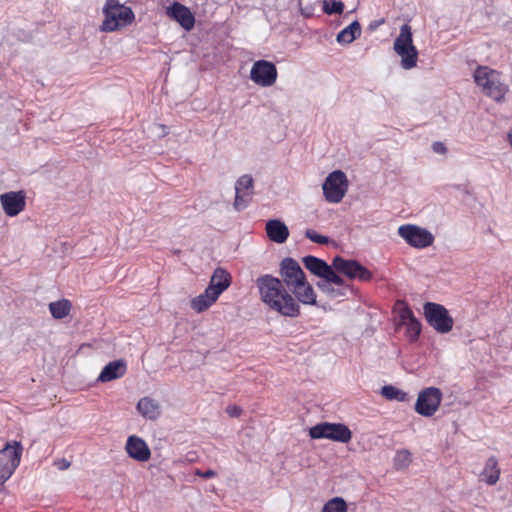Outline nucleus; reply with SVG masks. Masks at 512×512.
Listing matches in <instances>:
<instances>
[{
    "instance_id": "12",
    "label": "nucleus",
    "mask_w": 512,
    "mask_h": 512,
    "mask_svg": "<svg viewBox=\"0 0 512 512\" xmlns=\"http://www.w3.org/2000/svg\"><path fill=\"white\" fill-rule=\"evenodd\" d=\"M278 72L274 63L267 60L255 61L250 70V79L260 87H271L277 81Z\"/></svg>"
},
{
    "instance_id": "19",
    "label": "nucleus",
    "mask_w": 512,
    "mask_h": 512,
    "mask_svg": "<svg viewBox=\"0 0 512 512\" xmlns=\"http://www.w3.org/2000/svg\"><path fill=\"white\" fill-rule=\"evenodd\" d=\"M232 277L230 273L222 267H217L209 281L208 288H211L213 292L219 296L226 291L231 285Z\"/></svg>"
},
{
    "instance_id": "10",
    "label": "nucleus",
    "mask_w": 512,
    "mask_h": 512,
    "mask_svg": "<svg viewBox=\"0 0 512 512\" xmlns=\"http://www.w3.org/2000/svg\"><path fill=\"white\" fill-rule=\"evenodd\" d=\"M22 447L15 442L0 450V484L7 481L20 463Z\"/></svg>"
},
{
    "instance_id": "16",
    "label": "nucleus",
    "mask_w": 512,
    "mask_h": 512,
    "mask_svg": "<svg viewBox=\"0 0 512 512\" xmlns=\"http://www.w3.org/2000/svg\"><path fill=\"white\" fill-rule=\"evenodd\" d=\"M128 456L139 462H146L151 457V451L147 443L141 437L131 435L125 445Z\"/></svg>"
},
{
    "instance_id": "39",
    "label": "nucleus",
    "mask_w": 512,
    "mask_h": 512,
    "mask_svg": "<svg viewBox=\"0 0 512 512\" xmlns=\"http://www.w3.org/2000/svg\"><path fill=\"white\" fill-rule=\"evenodd\" d=\"M227 413L232 417H237L241 413V408L238 406H229L227 408Z\"/></svg>"
},
{
    "instance_id": "34",
    "label": "nucleus",
    "mask_w": 512,
    "mask_h": 512,
    "mask_svg": "<svg viewBox=\"0 0 512 512\" xmlns=\"http://www.w3.org/2000/svg\"><path fill=\"white\" fill-rule=\"evenodd\" d=\"M234 208L238 211L243 210L249 203V193L235 192Z\"/></svg>"
},
{
    "instance_id": "38",
    "label": "nucleus",
    "mask_w": 512,
    "mask_h": 512,
    "mask_svg": "<svg viewBox=\"0 0 512 512\" xmlns=\"http://www.w3.org/2000/svg\"><path fill=\"white\" fill-rule=\"evenodd\" d=\"M54 465L57 467V469L59 470H66L70 467L71 463L66 460L65 458H62V459H58L54 462Z\"/></svg>"
},
{
    "instance_id": "30",
    "label": "nucleus",
    "mask_w": 512,
    "mask_h": 512,
    "mask_svg": "<svg viewBox=\"0 0 512 512\" xmlns=\"http://www.w3.org/2000/svg\"><path fill=\"white\" fill-rule=\"evenodd\" d=\"M321 512H347V505L343 498L334 497L323 506Z\"/></svg>"
},
{
    "instance_id": "35",
    "label": "nucleus",
    "mask_w": 512,
    "mask_h": 512,
    "mask_svg": "<svg viewBox=\"0 0 512 512\" xmlns=\"http://www.w3.org/2000/svg\"><path fill=\"white\" fill-rule=\"evenodd\" d=\"M305 236L312 242L321 245L328 244L330 242V239L327 236L320 235L312 229H307L305 231Z\"/></svg>"
},
{
    "instance_id": "1",
    "label": "nucleus",
    "mask_w": 512,
    "mask_h": 512,
    "mask_svg": "<svg viewBox=\"0 0 512 512\" xmlns=\"http://www.w3.org/2000/svg\"><path fill=\"white\" fill-rule=\"evenodd\" d=\"M255 283L260 300L269 310L289 318L300 315V305L279 278L265 274L259 276Z\"/></svg>"
},
{
    "instance_id": "3",
    "label": "nucleus",
    "mask_w": 512,
    "mask_h": 512,
    "mask_svg": "<svg viewBox=\"0 0 512 512\" xmlns=\"http://www.w3.org/2000/svg\"><path fill=\"white\" fill-rule=\"evenodd\" d=\"M104 20L100 26L102 32H114L130 25L135 18L130 7L121 4L119 0H106L103 7Z\"/></svg>"
},
{
    "instance_id": "20",
    "label": "nucleus",
    "mask_w": 512,
    "mask_h": 512,
    "mask_svg": "<svg viewBox=\"0 0 512 512\" xmlns=\"http://www.w3.org/2000/svg\"><path fill=\"white\" fill-rule=\"evenodd\" d=\"M127 366L123 360H115L108 363L98 376L99 382H110L125 375Z\"/></svg>"
},
{
    "instance_id": "40",
    "label": "nucleus",
    "mask_w": 512,
    "mask_h": 512,
    "mask_svg": "<svg viewBox=\"0 0 512 512\" xmlns=\"http://www.w3.org/2000/svg\"><path fill=\"white\" fill-rule=\"evenodd\" d=\"M196 474L203 478H212L216 475L215 471L213 470H207L205 472L197 471Z\"/></svg>"
},
{
    "instance_id": "17",
    "label": "nucleus",
    "mask_w": 512,
    "mask_h": 512,
    "mask_svg": "<svg viewBox=\"0 0 512 512\" xmlns=\"http://www.w3.org/2000/svg\"><path fill=\"white\" fill-rule=\"evenodd\" d=\"M265 230L267 237L277 244L286 242L289 237V229L287 225L278 219H271L267 221Z\"/></svg>"
},
{
    "instance_id": "32",
    "label": "nucleus",
    "mask_w": 512,
    "mask_h": 512,
    "mask_svg": "<svg viewBox=\"0 0 512 512\" xmlns=\"http://www.w3.org/2000/svg\"><path fill=\"white\" fill-rule=\"evenodd\" d=\"M344 10V4L338 0H324L323 11L328 14L342 13Z\"/></svg>"
},
{
    "instance_id": "15",
    "label": "nucleus",
    "mask_w": 512,
    "mask_h": 512,
    "mask_svg": "<svg viewBox=\"0 0 512 512\" xmlns=\"http://www.w3.org/2000/svg\"><path fill=\"white\" fill-rule=\"evenodd\" d=\"M280 276L290 290L306 279L305 273L299 263L293 258H285L280 264Z\"/></svg>"
},
{
    "instance_id": "26",
    "label": "nucleus",
    "mask_w": 512,
    "mask_h": 512,
    "mask_svg": "<svg viewBox=\"0 0 512 512\" xmlns=\"http://www.w3.org/2000/svg\"><path fill=\"white\" fill-rule=\"evenodd\" d=\"M361 35V25L358 21H353L350 25L341 30L336 37L339 44L347 45L352 43Z\"/></svg>"
},
{
    "instance_id": "23",
    "label": "nucleus",
    "mask_w": 512,
    "mask_h": 512,
    "mask_svg": "<svg viewBox=\"0 0 512 512\" xmlns=\"http://www.w3.org/2000/svg\"><path fill=\"white\" fill-rule=\"evenodd\" d=\"M318 288L329 298L336 299L345 297L349 290V285L341 277V283L335 284L330 280H322L317 283Z\"/></svg>"
},
{
    "instance_id": "11",
    "label": "nucleus",
    "mask_w": 512,
    "mask_h": 512,
    "mask_svg": "<svg viewBox=\"0 0 512 512\" xmlns=\"http://www.w3.org/2000/svg\"><path fill=\"white\" fill-rule=\"evenodd\" d=\"M441 401L442 392L439 388H425L418 394L415 411L421 416L431 417L439 409Z\"/></svg>"
},
{
    "instance_id": "7",
    "label": "nucleus",
    "mask_w": 512,
    "mask_h": 512,
    "mask_svg": "<svg viewBox=\"0 0 512 512\" xmlns=\"http://www.w3.org/2000/svg\"><path fill=\"white\" fill-rule=\"evenodd\" d=\"M424 315L429 325L438 333L445 334L453 328V318L443 305L432 302L425 303Z\"/></svg>"
},
{
    "instance_id": "36",
    "label": "nucleus",
    "mask_w": 512,
    "mask_h": 512,
    "mask_svg": "<svg viewBox=\"0 0 512 512\" xmlns=\"http://www.w3.org/2000/svg\"><path fill=\"white\" fill-rule=\"evenodd\" d=\"M399 316H400V323L402 325L416 319L413 312L408 307L402 308L400 310Z\"/></svg>"
},
{
    "instance_id": "9",
    "label": "nucleus",
    "mask_w": 512,
    "mask_h": 512,
    "mask_svg": "<svg viewBox=\"0 0 512 512\" xmlns=\"http://www.w3.org/2000/svg\"><path fill=\"white\" fill-rule=\"evenodd\" d=\"M333 267L335 273L342 274L351 280L365 282L372 279V273L356 260L336 256L333 258Z\"/></svg>"
},
{
    "instance_id": "5",
    "label": "nucleus",
    "mask_w": 512,
    "mask_h": 512,
    "mask_svg": "<svg viewBox=\"0 0 512 512\" xmlns=\"http://www.w3.org/2000/svg\"><path fill=\"white\" fill-rule=\"evenodd\" d=\"M349 182L341 170L331 172L322 184L324 198L329 203H339L347 193Z\"/></svg>"
},
{
    "instance_id": "2",
    "label": "nucleus",
    "mask_w": 512,
    "mask_h": 512,
    "mask_svg": "<svg viewBox=\"0 0 512 512\" xmlns=\"http://www.w3.org/2000/svg\"><path fill=\"white\" fill-rule=\"evenodd\" d=\"M473 79L484 95L491 98L496 103L506 101L510 88L503 81L500 71L489 66L480 65L474 70Z\"/></svg>"
},
{
    "instance_id": "18",
    "label": "nucleus",
    "mask_w": 512,
    "mask_h": 512,
    "mask_svg": "<svg viewBox=\"0 0 512 512\" xmlns=\"http://www.w3.org/2000/svg\"><path fill=\"white\" fill-rule=\"evenodd\" d=\"M297 303L304 305H317V296L312 285L305 279L301 284L291 289Z\"/></svg>"
},
{
    "instance_id": "25",
    "label": "nucleus",
    "mask_w": 512,
    "mask_h": 512,
    "mask_svg": "<svg viewBox=\"0 0 512 512\" xmlns=\"http://www.w3.org/2000/svg\"><path fill=\"white\" fill-rule=\"evenodd\" d=\"M481 479L488 485H495L500 477V468L495 457L487 459L484 469L480 475Z\"/></svg>"
},
{
    "instance_id": "33",
    "label": "nucleus",
    "mask_w": 512,
    "mask_h": 512,
    "mask_svg": "<svg viewBox=\"0 0 512 512\" xmlns=\"http://www.w3.org/2000/svg\"><path fill=\"white\" fill-rule=\"evenodd\" d=\"M252 187V177L250 175H242L235 183V192L249 193Z\"/></svg>"
},
{
    "instance_id": "21",
    "label": "nucleus",
    "mask_w": 512,
    "mask_h": 512,
    "mask_svg": "<svg viewBox=\"0 0 512 512\" xmlns=\"http://www.w3.org/2000/svg\"><path fill=\"white\" fill-rule=\"evenodd\" d=\"M137 410L147 420H157L161 415L159 402L151 397H143L137 403Z\"/></svg>"
},
{
    "instance_id": "27",
    "label": "nucleus",
    "mask_w": 512,
    "mask_h": 512,
    "mask_svg": "<svg viewBox=\"0 0 512 512\" xmlns=\"http://www.w3.org/2000/svg\"><path fill=\"white\" fill-rule=\"evenodd\" d=\"M49 310L55 319H62L69 314L71 303L66 299L51 302L49 304Z\"/></svg>"
},
{
    "instance_id": "24",
    "label": "nucleus",
    "mask_w": 512,
    "mask_h": 512,
    "mask_svg": "<svg viewBox=\"0 0 512 512\" xmlns=\"http://www.w3.org/2000/svg\"><path fill=\"white\" fill-rule=\"evenodd\" d=\"M185 30H191L194 26V17L188 8L179 3H174L168 11Z\"/></svg>"
},
{
    "instance_id": "13",
    "label": "nucleus",
    "mask_w": 512,
    "mask_h": 512,
    "mask_svg": "<svg viewBox=\"0 0 512 512\" xmlns=\"http://www.w3.org/2000/svg\"><path fill=\"white\" fill-rule=\"evenodd\" d=\"M302 262L307 270L322 280L341 283V276L335 273L333 262L329 265L326 261L311 255L303 257Z\"/></svg>"
},
{
    "instance_id": "37",
    "label": "nucleus",
    "mask_w": 512,
    "mask_h": 512,
    "mask_svg": "<svg viewBox=\"0 0 512 512\" xmlns=\"http://www.w3.org/2000/svg\"><path fill=\"white\" fill-rule=\"evenodd\" d=\"M432 150L434 153H437V154H445L447 151V148L444 143L437 141L432 144Z\"/></svg>"
},
{
    "instance_id": "6",
    "label": "nucleus",
    "mask_w": 512,
    "mask_h": 512,
    "mask_svg": "<svg viewBox=\"0 0 512 512\" xmlns=\"http://www.w3.org/2000/svg\"><path fill=\"white\" fill-rule=\"evenodd\" d=\"M312 439H330L340 443H348L352 438L351 430L342 423L323 422L309 429Z\"/></svg>"
},
{
    "instance_id": "8",
    "label": "nucleus",
    "mask_w": 512,
    "mask_h": 512,
    "mask_svg": "<svg viewBox=\"0 0 512 512\" xmlns=\"http://www.w3.org/2000/svg\"><path fill=\"white\" fill-rule=\"evenodd\" d=\"M397 233L408 245L417 249L431 246L435 239L429 230L414 224L399 226Z\"/></svg>"
},
{
    "instance_id": "28",
    "label": "nucleus",
    "mask_w": 512,
    "mask_h": 512,
    "mask_svg": "<svg viewBox=\"0 0 512 512\" xmlns=\"http://www.w3.org/2000/svg\"><path fill=\"white\" fill-rule=\"evenodd\" d=\"M381 395L387 400H396L399 402H405L408 400V394L406 392L392 385L383 386L381 388Z\"/></svg>"
},
{
    "instance_id": "31",
    "label": "nucleus",
    "mask_w": 512,
    "mask_h": 512,
    "mask_svg": "<svg viewBox=\"0 0 512 512\" xmlns=\"http://www.w3.org/2000/svg\"><path fill=\"white\" fill-rule=\"evenodd\" d=\"M406 327V335L410 341H415L421 332V324L417 319L403 324Z\"/></svg>"
},
{
    "instance_id": "22",
    "label": "nucleus",
    "mask_w": 512,
    "mask_h": 512,
    "mask_svg": "<svg viewBox=\"0 0 512 512\" xmlns=\"http://www.w3.org/2000/svg\"><path fill=\"white\" fill-rule=\"evenodd\" d=\"M219 297L211 288L207 287L203 293L190 300V307L195 312L202 313L216 303Z\"/></svg>"
},
{
    "instance_id": "14",
    "label": "nucleus",
    "mask_w": 512,
    "mask_h": 512,
    "mask_svg": "<svg viewBox=\"0 0 512 512\" xmlns=\"http://www.w3.org/2000/svg\"><path fill=\"white\" fill-rule=\"evenodd\" d=\"M0 204L6 216L16 217L25 210L26 193L23 190L2 193Z\"/></svg>"
},
{
    "instance_id": "4",
    "label": "nucleus",
    "mask_w": 512,
    "mask_h": 512,
    "mask_svg": "<svg viewBox=\"0 0 512 512\" xmlns=\"http://www.w3.org/2000/svg\"><path fill=\"white\" fill-rule=\"evenodd\" d=\"M393 49L400 57V65L405 70H410L417 65L418 51L413 44L412 29L408 24L400 27V33L394 41Z\"/></svg>"
},
{
    "instance_id": "29",
    "label": "nucleus",
    "mask_w": 512,
    "mask_h": 512,
    "mask_svg": "<svg viewBox=\"0 0 512 512\" xmlns=\"http://www.w3.org/2000/svg\"><path fill=\"white\" fill-rule=\"evenodd\" d=\"M412 462V454L407 449L398 450L393 459V465L397 470H403L409 467Z\"/></svg>"
}]
</instances>
